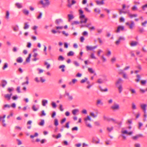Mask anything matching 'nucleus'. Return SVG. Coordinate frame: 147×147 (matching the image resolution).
I'll list each match as a JSON object with an SVG mask.
<instances>
[{
  "instance_id": "43",
  "label": "nucleus",
  "mask_w": 147,
  "mask_h": 147,
  "mask_svg": "<svg viewBox=\"0 0 147 147\" xmlns=\"http://www.w3.org/2000/svg\"><path fill=\"white\" fill-rule=\"evenodd\" d=\"M128 12H127V11H122L121 9H120L119 10V14H121L122 13H123L124 14L125 13H128Z\"/></svg>"
},
{
  "instance_id": "5",
  "label": "nucleus",
  "mask_w": 147,
  "mask_h": 147,
  "mask_svg": "<svg viewBox=\"0 0 147 147\" xmlns=\"http://www.w3.org/2000/svg\"><path fill=\"white\" fill-rule=\"evenodd\" d=\"M111 108L114 110H118L119 109V105L117 103H114L111 107Z\"/></svg>"
},
{
  "instance_id": "51",
  "label": "nucleus",
  "mask_w": 147,
  "mask_h": 147,
  "mask_svg": "<svg viewBox=\"0 0 147 147\" xmlns=\"http://www.w3.org/2000/svg\"><path fill=\"white\" fill-rule=\"evenodd\" d=\"M62 33L64 35L66 36H67L69 35V34L68 33H66L65 31H62Z\"/></svg>"
},
{
  "instance_id": "18",
  "label": "nucleus",
  "mask_w": 147,
  "mask_h": 147,
  "mask_svg": "<svg viewBox=\"0 0 147 147\" xmlns=\"http://www.w3.org/2000/svg\"><path fill=\"white\" fill-rule=\"evenodd\" d=\"M138 42L136 41H132L130 44V45L131 47L135 46L137 45Z\"/></svg>"
},
{
  "instance_id": "48",
  "label": "nucleus",
  "mask_w": 147,
  "mask_h": 147,
  "mask_svg": "<svg viewBox=\"0 0 147 147\" xmlns=\"http://www.w3.org/2000/svg\"><path fill=\"white\" fill-rule=\"evenodd\" d=\"M45 65H46L47 68V69L49 68L50 67V64L48 63L47 62H45Z\"/></svg>"
},
{
  "instance_id": "56",
  "label": "nucleus",
  "mask_w": 147,
  "mask_h": 147,
  "mask_svg": "<svg viewBox=\"0 0 147 147\" xmlns=\"http://www.w3.org/2000/svg\"><path fill=\"white\" fill-rule=\"evenodd\" d=\"M69 122L68 121L67 122L65 126V127L67 129H68L69 128Z\"/></svg>"
},
{
  "instance_id": "35",
  "label": "nucleus",
  "mask_w": 147,
  "mask_h": 147,
  "mask_svg": "<svg viewBox=\"0 0 147 147\" xmlns=\"http://www.w3.org/2000/svg\"><path fill=\"white\" fill-rule=\"evenodd\" d=\"M80 22L78 21H74L71 23V25H77L79 24Z\"/></svg>"
},
{
  "instance_id": "32",
  "label": "nucleus",
  "mask_w": 147,
  "mask_h": 147,
  "mask_svg": "<svg viewBox=\"0 0 147 147\" xmlns=\"http://www.w3.org/2000/svg\"><path fill=\"white\" fill-rule=\"evenodd\" d=\"M17 61L19 63H21L23 61L22 58L21 57H19L17 59Z\"/></svg>"
},
{
  "instance_id": "25",
  "label": "nucleus",
  "mask_w": 147,
  "mask_h": 147,
  "mask_svg": "<svg viewBox=\"0 0 147 147\" xmlns=\"http://www.w3.org/2000/svg\"><path fill=\"white\" fill-rule=\"evenodd\" d=\"M62 22V20L61 19H57L55 22V23L57 25H59L60 23Z\"/></svg>"
},
{
  "instance_id": "57",
  "label": "nucleus",
  "mask_w": 147,
  "mask_h": 147,
  "mask_svg": "<svg viewBox=\"0 0 147 147\" xmlns=\"http://www.w3.org/2000/svg\"><path fill=\"white\" fill-rule=\"evenodd\" d=\"M147 82L146 80H142L141 81V83L142 85H143L145 84Z\"/></svg>"
},
{
  "instance_id": "22",
  "label": "nucleus",
  "mask_w": 147,
  "mask_h": 147,
  "mask_svg": "<svg viewBox=\"0 0 147 147\" xmlns=\"http://www.w3.org/2000/svg\"><path fill=\"white\" fill-rule=\"evenodd\" d=\"M9 12L8 11H6V15L5 18L7 20L9 18Z\"/></svg>"
},
{
  "instance_id": "39",
  "label": "nucleus",
  "mask_w": 147,
  "mask_h": 147,
  "mask_svg": "<svg viewBox=\"0 0 147 147\" xmlns=\"http://www.w3.org/2000/svg\"><path fill=\"white\" fill-rule=\"evenodd\" d=\"M132 109L133 110H135L136 109V107L135 104L133 102L132 103Z\"/></svg>"
},
{
  "instance_id": "37",
  "label": "nucleus",
  "mask_w": 147,
  "mask_h": 147,
  "mask_svg": "<svg viewBox=\"0 0 147 147\" xmlns=\"http://www.w3.org/2000/svg\"><path fill=\"white\" fill-rule=\"evenodd\" d=\"M64 58L62 55H60L59 56L58 58V60L60 61H63L64 60Z\"/></svg>"
},
{
  "instance_id": "46",
  "label": "nucleus",
  "mask_w": 147,
  "mask_h": 147,
  "mask_svg": "<svg viewBox=\"0 0 147 147\" xmlns=\"http://www.w3.org/2000/svg\"><path fill=\"white\" fill-rule=\"evenodd\" d=\"M113 129V127H111L110 128L109 127H108L107 128V130L109 132H110Z\"/></svg>"
},
{
  "instance_id": "63",
  "label": "nucleus",
  "mask_w": 147,
  "mask_h": 147,
  "mask_svg": "<svg viewBox=\"0 0 147 147\" xmlns=\"http://www.w3.org/2000/svg\"><path fill=\"white\" fill-rule=\"evenodd\" d=\"M97 30L98 32L100 34L102 32L103 30L102 29H98Z\"/></svg>"
},
{
  "instance_id": "26",
  "label": "nucleus",
  "mask_w": 147,
  "mask_h": 147,
  "mask_svg": "<svg viewBox=\"0 0 147 147\" xmlns=\"http://www.w3.org/2000/svg\"><path fill=\"white\" fill-rule=\"evenodd\" d=\"M136 77H137V79H135V81L136 82H139L140 80V78H141L140 76V75H139L138 74H137L136 75Z\"/></svg>"
},
{
  "instance_id": "38",
  "label": "nucleus",
  "mask_w": 147,
  "mask_h": 147,
  "mask_svg": "<svg viewBox=\"0 0 147 147\" xmlns=\"http://www.w3.org/2000/svg\"><path fill=\"white\" fill-rule=\"evenodd\" d=\"M31 57V54H29L28 57L26 58V61L27 62H29L30 61V59Z\"/></svg>"
},
{
  "instance_id": "20",
  "label": "nucleus",
  "mask_w": 147,
  "mask_h": 147,
  "mask_svg": "<svg viewBox=\"0 0 147 147\" xmlns=\"http://www.w3.org/2000/svg\"><path fill=\"white\" fill-rule=\"evenodd\" d=\"M2 86L3 88H4L7 84V81L5 80H3L2 81Z\"/></svg>"
},
{
  "instance_id": "21",
  "label": "nucleus",
  "mask_w": 147,
  "mask_h": 147,
  "mask_svg": "<svg viewBox=\"0 0 147 147\" xmlns=\"http://www.w3.org/2000/svg\"><path fill=\"white\" fill-rule=\"evenodd\" d=\"M32 109L34 111H37L38 109V106L37 105L36 106L35 105H34L32 107Z\"/></svg>"
},
{
  "instance_id": "59",
  "label": "nucleus",
  "mask_w": 147,
  "mask_h": 147,
  "mask_svg": "<svg viewBox=\"0 0 147 147\" xmlns=\"http://www.w3.org/2000/svg\"><path fill=\"white\" fill-rule=\"evenodd\" d=\"M8 67V64L7 63H5L4 64V66L3 67V69H5V68H7Z\"/></svg>"
},
{
  "instance_id": "3",
  "label": "nucleus",
  "mask_w": 147,
  "mask_h": 147,
  "mask_svg": "<svg viewBox=\"0 0 147 147\" xmlns=\"http://www.w3.org/2000/svg\"><path fill=\"white\" fill-rule=\"evenodd\" d=\"M97 45L92 47L91 46H87L86 47V49L87 51H93L97 47Z\"/></svg>"
},
{
  "instance_id": "33",
  "label": "nucleus",
  "mask_w": 147,
  "mask_h": 147,
  "mask_svg": "<svg viewBox=\"0 0 147 147\" xmlns=\"http://www.w3.org/2000/svg\"><path fill=\"white\" fill-rule=\"evenodd\" d=\"M103 118L104 120H106L108 121H110V119L111 118L105 116H104Z\"/></svg>"
},
{
  "instance_id": "8",
  "label": "nucleus",
  "mask_w": 147,
  "mask_h": 147,
  "mask_svg": "<svg viewBox=\"0 0 147 147\" xmlns=\"http://www.w3.org/2000/svg\"><path fill=\"white\" fill-rule=\"evenodd\" d=\"M107 80L106 78L103 79H99L98 80L97 82L99 84L102 83L105 81H107Z\"/></svg>"
},
{
  "instance_id": "50",
  "label": "nucleus",
  "mask_w": 147,
  "mask_h": 147,
  "mask_svg": "<svg viewBox=\"0 0 147 147\" xmlns=\"http://www.w3.org/2000/svg\"><path fill=\"white\" fill-rule=\"evenodd\" d=\"M51 105L54 108H55L56 107V105L55 102H52L51 103Z\"/></svg>"
},
{
  "instance_id": "23",
  "label": "nucleus",
  "mask_w": 147,
  "mask_h": 147,
  "mask_svg": "<svg viewBox=\"0 0 147 147\" xmlns=\"http://www.w3.org/2000/svg\"><path fill=\"white\" fill-rule=\"evenodd\" d=\"M96 4L98 5H103L104 4V2L103 1H96Z\"/></svg>"
},
{
  "instance_id": "41",
  "label": "nucleus",
  "mask_w": 147,
  "mask_h": 147,
  "mask_svg": "<svg viewBox=\"0 0 147 147\" xmlns=\"http://www.w3.org/2000/svg\"><path fill=\"white\" fill-rule=\"evenodd\" d=\"M59 124L58 120L57 119H55L54 120V125H55L57 126Z\"/></svg>"
},
{
  "instance_id": "42",
  "label": "nucleus",
  "mask_w": 147,
  "mask_h": 147,
  "mask_svg": "<svg viewBox=\"0 0 147 147\" xmlns=\"http://www.w3.org/2000/svg\"><path fill=\"white\" fill-rule=\"evenodd\" d=\"M38 136V134L37 133H35L34 135H31L30 136V138H33L34 137L37 136Z\"/></svg>"
},
{
  "instance_id": "12",
  "label": "nucleus",
  "mask_w": 147,
  "mask_h": 147,
  "mask_svg": "<svg viewBox=\"0 0 147 147\" xmlns=\"http://www.w3.org/2000/svg\"><path fill=\"white\" fill-rule=\"evenodd\" d=\"M116 86L118 88L119 92L120 93H121L123 90L122 85L121 84H120L119 85Z\"/></svg>"
},
{
  "instance_id": "27",
  "label": "nucleus",
  "mask_w": 147,
  "mask_h": 147,
  "mask_svg": "<svg viewBox=\"0 0 147 147\" xmlns=\"http://www.w3.org/2000/svg\"><path fill=\"white\" fill-rule=\"evenodd\" d=\"M14 90V89L13 87H11V88L9 87L7 89V91L9 93H11V91H13Z\"/></svg>"
},
{
  "instance_id": "36",
  "label": "nucleus",
  "mask_w": 147,
  "mask_h": 147,
  "mask_svg": "<svg viewBox=\"0 0 147 147\" xmlns=\"http://www.w3.org/2000/svg\"><path fill=\"white\" fill-rule=\"evenodd\" d=\"M74 53L72 51H70L67 54V55L68 56H72L74 55Z\"/></svg>"
},
{
  "instance_id": "30",
  "label": "nucleus",
  "mask_w": 147,
  "mask_h": 147,
  "mask_svg": "<svg viewBox=\"0 0 147 147\" xmlns=\"http://www.w3.org/2000/svg\"><path fill=\"white\" fill-rule=\"evenodd\" d=\"M45 123V121L44 119H41V121L38 123V125L40 126H43Z\"/></svg>"
},
{
  "instance_id": "58",
  "label": "nucleus",
  "mask_w": 147,
  "mask_h": 147,
  "mask_svg": "<svg viewBox=\"0 0 147 147\" xmlns=\"http://www.w3.org/2000/svg\"><path fill=\"white\" fill-rule=\"evenodd\" d=\"M147 24V21H145L144 22H143L142 24V25L144 27L146 26V25Z\"/></svg>"
},
{
  "instance_id": "6",
  "label": "nucleus",
  "mask_w": 147,
  "mask_h": 147,
  "mask_svg": "<svg viewBox=\"0 0 147 147\" xmlns=\"http://www.w3.org/2000/svg\"><path fill=\"white\" fill-rule=\"evenodd\" d=\"M143 137V135L141 134H137L132 137V139L135 140H137L138 138Z\"/></svg>"
},
{
  "instance_id": "34",
  "label": "nucleus",
  "mask_w": 147,
  "mask_h": 147,
  "mask_svg": "<svg viewBox=\"0 0 147 147\" xmlns=\"http://www.w3.org/2000/svg\"><path fill=\"white\" fill-rule=\"evenodd\" d=\"M24 29H28L29 28V26L27 22H26L24 24Z\"/></svg>"
},
{
  "instance_id": "15",
  "label": "nucleus",
  "mask_w": 147,
  "mask_h": 147,
  "mask_svg": "<svg viewBox=\"0 0 147 147\" xmlns=\"http://www.w3.org/2000/svg\"><path fill=\"white\" fill-rule=\"evenodd\" d=\"M68 21L69 22H70L71 20L73 19L74 18V15L72 14H68Z\"/></svg>"
},
{
  "instance_id": "44",
  "label": "nucleus",
  "mask_w": 147,
  "mask_h": 147,
  "mask_svg": "<svg viewBox=\"0 0 147 147\" xmlns=\"http://www.w3.org/2000/svg\"><path fill=\"white\" fill-rule=\"evenodd\" d=\"M88 70L89 72L91 73H93L94 72V71L92 68H88Z\"/></svg>"
},
{
  "instance_id": "28",
  "label": "nucleus",
  "mask_w": 147,
  "mask_h": 147,
  "mask_svg": "<svg viewBox=\"0 0 147 147\" xmlns=\"http://www.w3.org/2000/svg\"><path fill=\"white\" fill-rule=\"evenodd\" d=\"M25 79L26 80V82H23L22 83V85H24V84H28L29 83V82H28V76H26V78H25Z\"/></svg>"
},
{
  "instance_id": "10",
  "label": "nucleus",
  "mask_w": 147,
  "mask_h": 147,
  "mask_svg": "<svg viewBox=\"0 0 147 147\" xmlns=\"http://www.w3.org/2000/svg\"><path fill=\"white\" fill-rule=\"evenodd\" d=\"M123 82V80L122 79L119 78L116 82L115 84L116 86L119 85L120 84H122Z\"/></svg>"
},
{
  "instance_id": "7",
  "label": "nucleus",
  "mask_w": 147,
  "mask_h": 147,
  "mask_svg": "<svg viewBox=\"0 0 147 147\" xmlns=\"http://www.w3.org/2000/svg\"><path fill=\"white\" fill-rule=\"evenodd\" d=\"M125 38L124 37L122 36H120L119 39L116 42L115 44L116 45H118L119 44L121 40H124Z\"/></svg>"
},
{
  "instance_id": "16",
  "label": "nucleus",
  "mask_w": 147,
  "mask_h": 147,
  "mask_svg": "<svg viewBox=\"0 0 147 147\" xmlns=\"http://www.w3.org/2000/svg\"><path fill=\"white\" fill-rule=\"evenodd\" d=\"M42 105L43 106H45L48 103V101L47 100L43 99L42 100Z\"/></svg>"
},
{
  "instance_id": "19",
  "label": "nucleus",
  "mask_w": 147,
  "mask_h": 147,
  "mask_svg": "<svg viewBox=\"0 0 147 147\" xmlns=\"http://www.w3.org/2000/svg\"><path fill=\"white\" fill-rule=\"evenodd\" d=\"M96 104L97 105H103V103L102 102V100L99 99L97 100Z\"/></svg>"
},
{
  "instance_id": "55",
  "label": "nucleus",
  "mask_w": 147,
  "mask_h": 147,
  "mask_svg": "<svg viewBox=\"0 0 147 147\" xmlns=\"http://www.w3.org/2000/svg\"><path fill=\"white\" fill-rule=\"evenodd\" d=\"M59 109L61 111H63L64 110L63 108V106L62 105H60L59 107Z\"/></svg>"
},
{
  "instance_id": "45",
  "label": "nucleus",
  "mask_w": 147,
  "mask_h": 147,
  "mask_svg": "<svg viewBox=\"0 0 147 147\" xmlns=\"http://www.w3.org/2000/svg\"><path fill=\"white\" fill-rule=\"evenodd\" d=\"M123 78L125 79H128V77L127 74L125 73H123Z\"/></svg>"
},
{
  "instance_id": "53",
  "label": "nucleus",
  "mask_w": 147,
  "mask_h": 147,
  "mask_svg": "<svg viewBox=\"0 0 147 147\" xmlns=\"http://www.w3.org/2000/svg\"><path fill=\"white\" fill-rule=\"evenodd\" d=\"M19 27L18 26H17L16 27H14L13 28V30L15 31H17L18 30Z\"/></svg>"
},
{
  "instance_id": "31",
  "label": "nucleus",
  "mask_w": 147,
  "mask_h": 147,
  "mask_svg": "<svg viewBox=\"0 0 147 147\" xmlns=\"http://www.w3.org/2000/svg\"><path fill=\"white\" fill-rule=\"evenodd\" d=\"M23 13L24 14L26 15H28L29 13V12L28 10L26 9H24L23 10Z\"/></svg>"
},
{
  "instance_id": "24",
  "label": "nucleus",
  "mask_w": 147,
  "mask_h": 147,
  "mask_svg": "<svg viewBox=\"0 0 147 147\" xmlns=\"http://www.w3.org/2000/svg\"><path fill=\"white\" fill-rule=\"evenodd\" d=\"M65 67V66L64 65H61L59 66V69L62 68L61 70L62 72H64L65 71V70L64 68Z\"/></svg>"
},
{
  "instance_id": "1",
  "label": "nucleus",
  "mask_w": 147,
  "mask_h": 147,
  "mask_svg": "<svg viewBox=\"0 0 147 147\" xmlns=\"http://www.w3.org/2000/svg\"><path fill=\"white\" fill-rule=\"evenodd\" d=\"M80 15V22L81 23H86L87 21V18L85 17V16L83 14V11L82 9L79 10Z\"/></svg>"
},
{
  "instance_id": "2",
  "label": "nucleus",
  "mask_w": 147,
  "mask_h": 147,
  "mask_svg": "<svg viewBox=\"0 0 147 147\" xmlns=\"http://www.w3.org/2000/svg\"><path fill=\"white\" fill-rule=\"evenodd\" d=\"M45 3H44L42 0H41L40 1V3L42 5L43 7L45 8L48 6L50 4V2L49 0H44Z\"/></svg>"
},
{
  "instance_id": "14",
  "label": "nucleus",
  "mask_w": 147,
  "mask_h": 147,
  "mask_svg": "<svg viewBox=\"0 0 147 147\" xmlns=\"http://www.w3.org/2000/svg\"><path fill=\"white\" fill-rule=\"evenodd\" d=\"M147 106V105L146 104H141L140 105V107L143 110L146 109Z\"/></svg>"
},
{
  "instance_id": "9",
  "label": "nucleus",
  "mask_w": 147,
  "mask_h": 147,
  "mask_svg": "<svg viewBox=\"0 0 147 147\" xmlns=\"http://www.w3.org/2000/svg\"><path fill=\"white\" fill-rule=\"evenodd\" d=\"M124 27L123 26H119L117 27V29L116 31V32L119 33L120 30L123 31L124 30Z\"/></svg>"
},
{
  "instance_id": "61",
  "label": "nucleus",
  "mask_w": 147,
  "mask_h": 147,
  "mask_svg": "<svg viewBox=\"0 0 147 147\" xmlns=\"http://www.w3.org/2000/svg\"><path fill=\"white\" fill-rule=\"evenodd\" d=\"M132 9L133 11H135L137 9V7L136 5H134L132 8Z\"/></svg>"
},
{
  "instance_id": "47",
  "label": "nucleus",
  "mask_w": 147,
  "mask_h": 147,
  "mask_svg": "<svg viewBox=\"0 0 147 147\" xmlns=\"http://www.w3.org/2000/svg\"><path fill=\"white\" fill-rule=\"evenodd\" d=\"M88 120H89L90 121L91 120L90 117L89 116H88L86 118H85L84 119V120L85 121H86Z\"/></svg>"
},
{
  "instance_id": "13",
  "label": "nucleus",
  "mask_w": 147,
  "mask_h": 147,
  "mask_svg": "<svg viewBox=\"0 0 147 147\" xmlns=\"http://www.w3.org/2000/svg\"><path fill=\"white\" fill-rule=\"evenodd\" d=\"M128 15L129 17L130 18H132L134 17H136L138 16V15L137 14H131L129 12H128Z\"/></svg>"
},
{
  "instance_id": "40",
  "label": "nucleus",
  "mask_w": 147,
  "mask_h": 147,
  "mask_svg": "<svg viewBox=\"0 0 147 147\" xmlns=\"http://www.w3.org/2000/svg\"><path fill=\"white\" fill-rule=\"evenodd\" d=\"M88 80V78H85L84 79H82L81 81L80 82L81 83H83L85 82L86 81Z\"/></svg>"
},
{
  "instance_id": "54",
  "label": "nucleus",
  "mask_w": 147,
  "mask_h": 147,
  "mask_svg": "<svg viewBox=\"0 0 147 147\" xmlns=\"http://www.w3.org/2000/svg\"><path fill=\"white\" fill-rule=\"evenodd\" d=\"M42 13L41 12L40 13L39 15L37 17V18L38 19H41L42 18Z\"/></svg>"
},
{
  "instance_id": "60",
  "label": "nucleus",
  "mask_w": 147,
  "mask_h": 147,
  "mask_svg": "<svg viewBox=\"0 0 147 147\" xmlns=\"http://www.w3.org/2000/svg\"><path fill=\"white\" fill-rule=\"evenodd\" d=\"M101 59H102L103 61L105 62L106 61V59L104 57V55H102L101 57Z\"/></svg>"
},
{
  "instance_id": "29",
  "label": "nucleus",
  "mask_w": 147,
  "mask_h": 147,
  "mask_svg": "<svg viewBox=\"0 0 147 147\" xmlns=\"http://www.w3.org/2000/svg\"><path fill=\"white\" fill-rule=\"evenodd\" d=\"M79 112V110L78 109H74L72 111V113L74 115H76V113Z\"/></svg>"
},
{
  "instance_id": "4",
  "label": "nucleus",
  "mask_w": 147,
  "mask_h": 147,
  "mask_svg": "<svg viewBox=\"0 0 147 147\" xmlns=\"http://www.w3.org/2000/svg\"><path fill=\"white\" fill-rule=\"evenodd\" d=\"M125 24L126 25L129 26V28L130 29H132L135 26V24L134 21H131V23L130 24L129 22L126 23Z\"/></svg>"
},
{
  "instance_id": "64",
  "label": "nucleus",
  "mask_w": 147,
  "mask_h": 147,
  "mask_svg": "<svg viewBox=\"0 0 147 147\" xmlns=\"http://www.w3.org/2000/svg\"><path fill=\"white\" fill-rule=\"evenodd\" d=\"M88 32L86 31H84L83 33H82V34L84 36H87L88 35Z\"/></svg>"
},
{
  "instance_id": "49",
  "label": "nucleus",
  "mask_w": 147,
  "mask_h": 147,
  "mask_svg": "<svg viewBox=\"0 0 147 147\" xmlns=\"http://www.w3.org/2000/svg\"><path fill=\"white\" fill-rule=\"evenodd\" d=\"M90 114L91 116L94 118H96L97 117V115H95L93 112H90Z\"/></svg>"
},
{
  "instance_id": "62",
  "label": "nucleus",
  "mask_w": 147,
  "mask_h": 147,
  "mask_svg": "<svg viewBox=\"0 0 147 147\" xmlns=\"http://www.w3.org/2000/svg\"><path fill=\"white\" fill-rule=\"evenodd\" d=\"M90 57L92 59H95L96 58L93 53H92L91 54Z\"/></svg>"
},
{
  "instance_id": "52",
  "label": "nucleus",
  "mask_w": 147,
  "mask_h": 147,
  "mask_svg": "<svg viewBox=\"0 0 147 147\" xmlns=\"http://www.w3.org/2000/svg\"><path fill=\"white\" fill-rule=\"evenodd\" d=\"M103 52V51L101 49H99L98 51H97V55L98 56H100V54L101 53Z\"/></svg>"
},
{
  "instance_id": "17",
  "label": "nucleus",
  "mask_w": 147,
  "mask_h": 147,
  "mask_svg": "<svg viewBox=\"0 0 147 147\" xmlns=\"http://www.w3.org/2000/svg\"><path fill=\"white\" fill-rule=\"evenodd\" d=\"M16 6L19 9L22 7V4L19 3H16Z\"/></svg>"
},
{
  "instance_id": "11",
  "label": "nucleus",
  "mask_w": 147,
  "mask_h": 147,
  "mask_svg": "<svg viewBox=\"0 0 147 147\" xmlns=\"http://www.w3.org/2000/svg\"><path fill=\"white\" fill-rule=\"evenodd\" d=\"M12 93H10V94H6L4 95V97L6 98L8 100H9L10 99L12 95Z\"/></svg>"
}]
</instances>
